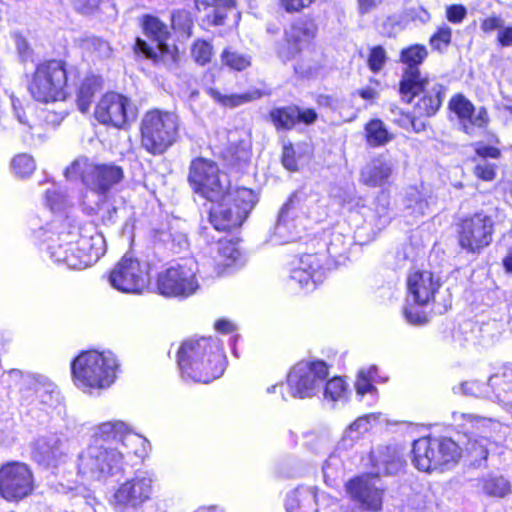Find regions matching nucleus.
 <instances>
[{
    "instance_id": "obj_1",
    "label": "nucleus",
    "mask_w": 512,
    "mask_h": 512,
    "mask_svg": "<svg viewBox=\"0 0 512 512\" xmlns=\"http://www.w3.org/2000/svg\"><path fill=\"white\" fill-rule=\"evenodd\" d=\"M188 180L195 193L214 203L209 218L218 231L241 226L258 201L251 189L241 187L231 191L228 175L206 158L199 157L191 162Z\"/></svg>"
},
{
    "instance_id": "obj_2",
    "label": "nucleus",
    "mask_w": 512,
    "mask_h": 512,
    "mask_svg": "<svg viewBox=\"0 0 512 512\" xmlns=\"http://www.w3.org/2000/svg\"><path fill=\"white\" fill-rule=\"evenodd\" d=\"M41 244L47 245L50 258L71 269H83L96 263L106 252L102 234L84 236L67 220H53L35 232Z\"/></svg>"
},
{
    "instance_id": "obj_3",
    "label": "nucleus",
    "mask_w": 512,
    "mask_h": 512,
    "mask_svg": "<svg viewBox=\"0 0 512 512\" xmlns=\"http://www.w3.org/2000/svg\"><path fill=\"white\" fill-rule=\"evenodd\" d=\"M177 363L183 379L207 384L224 373L226 356L219 339L191 338L179 347Z\"/></svg>"
},
{
    "instance_id": "obj_4",
    "label": "nucleus",
    "mask_w": 512,
    "mask_h": 512,
    "mask_svg": "<svg viewBox=\"0 0 512 512\" xmlns=\"http://www.w3.org/2000/svg\"><path fill=\"white\" fill-rule=\"evenodd\" d=\"M64 174L69 180H81L86 188L83 204L90 210L99 208L110 190L124 177L120 166L113 163L97 164L85 156L76 158Z\"/></svg>"
},
{
    "instance_id": "obj_5",
    "label": "nucleus",
    "mask_w": 512,
    "mask_h": 512,
    "mask_svg": "<svg viewBox=\"0 0 512 512\" xmlns=\"http://www.w3.org/2000/svg\"><path fill=\"white\" fill-rule=\"evenodd\" d=\"M118 370V360L111 351H83L71 363L74 384L89 394L110 388Z\"/></svg>"
},
{
    "instance_id": "obj_6",
    "label": "nucleus",
    "mask_w": 512,
    "mask_h": 512,
    "mask_svg": "<svg viewBox=\"0 0 512 512\" xmlns=\"http://www.w3.org/2000/svg\"><path fill=\"white\" fill-rule=\"evenodd\" d=\"M140 455L138 449L132 450ZM131 451H124L118 445L88 444L78 455V473L95 480H106L124 473L126 457Z\"/></svg>"
},
{
    "instance_id": "obj_7",
    "label": "nucleus",
    "mask_w": 512,
    "mask_h": 512,
    "mask_svg": "<svg viewBox=\"0 0 512 512\" xmlns=\"http://www.w3.org/2000/svg\"><path fill=\"white\" fill-rule=\"evenodd\" d=\"M140 132L142 147L152 155H161L179 136V118L173 112L150 110L141 120Z\"/></svg>"
},
{
    "instance_id": "obj_8",
    "label": "nucleus",
    "mask_w": 512,
    "mask_h": 512,
    "mask_svg": "<svg viewBox=\"0 0 512 512\" xmlns=\"http://www.w3.org/2000/svg\"><path fill=\"white\" fill-rule=\"evenodd\" d=\"M320 195L311 188L303 187L294 192L282 206L275 225L274 242L284 244L298 237V221L310 217L317 208Z\"/></svg>"
},
{
    "instance_id": "obj_9",
    "label": "nucleus",
    "mask_w": 512,
    "mask_h": 512,
    "mask_svg": "<svg viewBox=\"0 0 512 512\" xmlns=\"http://www.w3.org/2000/svg\"><path fill=\"white\" fill-rule=\"evenodd\" d=\"M155 487L156 478L152 472L137 471L132 478L114 489L109 504L114 512L141 510L152 499Z\"/></svg>"
},
{
    "instance_id": "obj_10",
    "label": "nucleus",
    "mask_w": 512,
    "mask_h": 512,
    "mask_svg": "<svg viewBox=\"0 0 512 512\" xmlns=\"http://www.w3.org/2000/svg\"><path fill=\"white\" fill-rule=\"evenodd\" d=\"M67 81L68 74L61 61H46L36 67L29 90L39 102L63 100L66 97Z\"/></svg>"
},
{
    "instance_id": "obj_11",
    "label": "nucleus",
    "mask_w": 512,
    "mask_h": 512,
    "mask_svg": "<svg viewBox=\"0 0 512 512\" xmlns=\"http://www.w3.org/2000/svg\"><path fill=\"white\" fill-rule=\"evenodd\" d=\"M198 272L199 267L195 259H182L159 274L157 288L160 294L166 297H190L200 287Z\"/></svg>"
},
{
    "instance_id": "obj_12",
    "label": "nucleus",
    "mask_w": 512,
    "mask_h": 512,
    "mask_svg": "<svg viewBox=\"0 0 512 512\" xmlns=\"http://www.w3.org/2000/svg\"><path fill=\"white\" fill-rule=\"evenodd\" d=\"M8 377L18 387L22 400L28 405L38 402L52 407L60 401L57 386L44 375L12 369Z\"/></svg>"
},
{
    "instance_id": "obj_13",
    "label": "nucleus",
    "mask_w": 512,
    "mask_h": 512,
    "mask_svg": "<svg viewBox=\"0 0 512 512\" xmlns=\"http://www.w3.org/2000/svg\"><path fill=\"white\" fill-rule=\"evenodd\" d=\"M145 35L152 44L137 38L135 52L152 60L155 64L167 65L175 61L174 47H170L166 41L169 38V30L166 24L157 17L147 15L143 21Z\"/></svg>"
},
{
    "instance_id": "obj_14",
    "label": "nucleus",
    "mask_w": 512,
    "mask_h": 512,
    "mask_svg": "<svg viewBox=\"0 0 512 512\" xmlns=\"http://www.w3.org/2000/svg\"><path fill=\"white\" fill-rule=\"evenodd\" d=\"M329 374L324 361H300L287 375V387L293 398H310L314 396Z\"/></svg>"
},
{
    "instance_id": "obj_15",
    "label": "nucleus",
    "mask_w": 512,
    "mask_h": 512,
    "mask_svg": "<svg viewBox=\"0 0 512 512\" xmlns=\"http://www.w3.org/2000/svg\"><path fill=\"white\" fill-rule=\"evenodd\" d=\"M35 489L34 475L23 462L13 461L0 468V496L8 502H20Z\"/></svg>"
},
{
    "instance_id": "obj_16",
    "label": "nucleus",
    "mask_w": 512,
    "mask_h": 512,
    "mask_svg": "<svg viewBox=\"0 0 512 512\" xmlns=\"http://www.w3.org/2000/svg\"><path fill=\"white\" fill-rule=\"evenodd\" d=\"M108 280L122 293L141 294L149 283L148 265L126 254L111 270Z\"/></svg>"
},
{
    "instance_id": "obj_17",
    "label": "nucleus",
    "mask_w": 512,
    "mask_h": 512,
    "mask_svg": "<svg viewBox=\"0 0 512 512\" xmlns=\"http://www.w3.org/2000/svg\"><path fill=\"white\" fill-rule=\"evenodd\" d=\"M440 287L439 278L430 271H414L407 278V296L420 304L433 303L435 312L442 314L451 306V300L447 290L443 300H437V295L441 294Z\"/></svg>"
},
{
    "instance_id": "obj_18",
    "label": "nucleus",
    "mask_w": 512,
    "mask_h": 512,
    "mask_svg": "<svg viewBox=\"0 0 512 512\" xmlns=\"http://www.w3.org/2000/svg\"><path fill=\"white\" fill-rule=\"evenodd\" d=\"M444 86L435 80L423 78L409 85L407 89H400L403 98L410 102L418 98L414 104V114L418 117H430L436 114L444 98Z\"/></svg>"
},
{
    "instance_id": "obj_19",
    "label": "nucleus",
    "mask_w": 512,
    "mask_h": 512,
    "mask_svg": "<svg viewBox=\"0 0 512 512\" xmlns=\"http://www.w3.org/2000/svg\"><path fill=\"white\" fill-rule=\"evenodd\" d=\"M89 444L118 445L124 451H131V446L141 445L145 451V446L149 443L146 438L133 433L125 422L114 420L92 427Z\"/></svg>"
},
{
    "instance_id": "obj_20",
    "label": "nucleus",
    "mask_w": 512,
    "mask_h": 512,
    "mask_svg": "<svg viewBox=\"0 0 512 512\" xmlns=\"http://www.w3.org/2000/svg\"><path fill=\"white\" fill-rule=\"evenodd\" d=\"M494 221L491 216L476 213L460 224L459 244L469 253L479 254L492 242Z\"/></svg>"
},
{
    "instance_id": "obj_21",
    "label": "nucleus",
    "mask_w": 512,
    "mask_h": 512,
    "mask_svg": "<svg viewBox=\"0 0 512 512\" xmlns=\"http://www.w3.org/2000/svg\"><path fill=\"white\" fill-rule=\"evenodd\" d=\"M96 119L105 125L124 128L135 119L136 113L131 101L118 93H106L98 102L95 109Z\"/></svg>"
},
{
    "instance_id": "obj_22",
    "label": "nucleus",
    "mask_w": 512,
    "mask_h": 512,
    "mask_svg": "<svg viewBox=\"0 0 512 512\" xmlns=\"http://www.w3.org/2000/svg\"><path fill=\"white\" fill-rule=\"evenodd\" d=\"M322 262V255H302L293 263L289 274V285L306 292L314 290L317 284L323 282L326 276V269Z\"/></svg>"
},
{
    "instance_id": "obj_23",
    "label": "nucleus",
    "mask_w": 512,
    "mask_h": 512,
    "mask_svg": "<svg viewBox=\"0 0 512 512\" xmlns=\"http://www.w3.org/2000/svg\"><path fill=\"white\" fill-rule=\"evenodd\" d=\"M376 482L371 475L355 477L346 483V492L363 510L378 512L382 509L383 489Z\"/></svg>"
},
{
    "instance_id": "obj_24",
    "label": "nucleus",
    "mask_w": 512,
    "mask_h": 512,
    "mask_svg": "<svg viewBox=\"0 0 512 512\" xmlns=\"http://www.w3.org/2000/svg\"><path fill=\"white\" fill-rule=\"evenodd\" d=\"M335 502L334 497L320 491L317 487L301 485L287 494L286 510L288 512H318Z\"/></svg>"
},
{
    "instance_id": "obj_25",
    "label": "nucleus",
    "mask_w": 512,
    "mask_h": 512,
    "mask_svg": "<svg viewBox=\"0 0 512 512\" xmlns=\"http://www.w3.org/2000/svg\"><path fill=\"white\" fill-rule=\"evenodd\" d=\"M0 128L4 132L21 137L25 142L43 141L44 139L41 127L31 121L25 110L15 100H12L11 115L0 116Z\"/></svg>"
},
{
    "instance_id": "obj_26",
    "label": "nucleus",
    "mask_w": 512,
    "mask_h": 512,
    "mask_svg": "<svg viewBox=\"0 0 512 512\" xmlns=\"http://www.w3.org/2000/svg\"><path fill=\"white\" fill-rule=\"evenodd\" d=\"M31 455L34 461L46 468H57L67 457L65 443L57 434L39 436L33 443Z\"/></svg>"
},
{
    "instance_id": "obj_27",
    "label": "nucleus",
    "mask_w": 512,
    "mask_h": 512,
    "mask_svg": "<svg viewBox=\"0 0 512 512\" xmlns=\"http://www.w3.org/2000/svg\"><path fill=\"white\" fill-rule=\"evenodd\" d=\"M316 31V24L312 20L300 19L295 21L285 32L287 52L281 51L280 55L287 59L295 58L298 53L310 47Z\"/></svg>"
},
{
    "instance_id": "obj_28",
    "label": "nucleus",
    "mask_w": 512,
    "mask_h": 512,
    "mask_svg": "<svg viewBox=\"0 0 512 512\" xmlns=\"http://www.w3.org/2000/svg\"><path fill=\"white\" fill-rule=\"evenodd\" d=\"M449 109L461 120L467 134L473 127L484 128L489 122L486 108L475 109L474 105L462 94L453 96L449 101Z\"/></svg>"
},
{
    "instance_id": "obj_29",
    "label": "nucleus",
    "mask_w": 512,
    "mask_h": 512,
    "mask_svg": "<svg viewBox=\"0 0 512 512\" xmlns=\"http://www.w3.org/2000/svg\"><path fill=\"white\" fill-rule=\"evenodd\" d=\"M428 56V50L424 45L414 44L402 49L400 61L406 65L400 81V89H407L411 83L421 80L419 66Z\"/></svg>"
},
{
    "instance_id": "obj_30",
    "label": "nucleus",
    "mask_w": 512,
    "mask_h": 512,
    "mask_svg": "<svg viewBox=\"0 0 512 512\" xmlns=\"http://www.w3.org/2000/svg\"><path fill=\"white\" fill-rule=\"evenodd\" d=\"M391 159L380 155L370 160L361 170L360 179L370 187H381L388 183L393 172Z\"/></svg>"
},
{
    "instance_id": "obj_31",
    "label": "nucleus",
    "mask_w": 512,
    "mask_h": 512,
    "mask_svg": "<svg viewBox=\"0 0 512 512\" xmlns=\"http://www.w3.org/2000/svg\"><path fill=\"white\" fill-rule=\"evenodd\" d=\"M370 459L376 476L396 474L403 466L402 456L394 446H379L371 452Z\"/></svg>"
},
{
    "instance_id": "obj_32",
    "label": "nucleus",
    "mask_w": 512,
    "mask_h": 512,
    "mask_svg": "<svg viewBox=\"0 0 512 512\" xmlns=\"http://www.w3.org/2000/svg\"><path fill=\"white\" fill-rule=\"evenodd\" d=\"M492 398L506 402L512 398V363L501 366L488 379Z\"/></svg>"
},
{
    "instance_id": "obj_33",
    "label": "nucleus",
    "mask_w": 512,
    "mask_h": 512,
    "mask_svg": "<svg viewBox=\"0 0 512 512\" xmlns=\"http://www.w3.org/2000/svg\"><path fill=\"white\" fill-rule=\"evenodd\" d=\"M433 445L436 446L434 450L435 470L450 468L461 456L459 446L449 438H433Z\"/></svg>"
},
{
    "instance_id": "obj_34",
    "label": "nucleus",
    "mask_w": 512,
    "mask_h": 512,
    "mask_svg": "<svg viewBox=\"0 0 512 512\" xmlns=\"http://www.w3.org/2000/svg\"><path fill=\"white\" fill-rule=\"evenodd\" d=\"M432 437H422L413 443V462L415 467L424 472L435 470V450Z\"/></svg>"
},
{
    "instance_id": "obj_35",
    "label": "nucleus",
    "mask_w": 512,
    "mask_h": 512,
    "mask_svg": "<svg viewBox=\"0 0 512 512\" xmlns=\"http://www.w3.org/2000/svg\"><path fill=\"white\" fill-rule=\"evenodd\" d=\"M102 88V78L93 73L85 74L81 79L77 91V105L81 112L89 110L94 95Z\"/></svg>"
},
{
    "instance_id": "obj_36",
    "label": "nucleus",
    "mask_w": 512,
    "mask_h": 512,
    "mask_svg": "<svg viewBox=\"0 0 512 512\" xmlns=\"http://www.w3.org/2000/svg\"><path fill=\"white\" fill-rule=\"evenodd\" d=\"M369 415L358 417L343 432L337 448L340 450H348L352 448L371 428Z\"/></svg>"
},
{
    "instance_id": "obj_37",
    "label": "nucleus",
    "mask_w": 512,
    "mask_h": 512,
    "mask_svg": "<svg viewBox=\"0 0 512 512\" xmlns=\"http://www.w3.org/2000/svg\"><path fill=\"white\" fill-rule=\"evenodd\" d=\"M432 203L434 198L427 191L412 187L406 193V208L415 217L425 215Z\"/></svg>"
},
{
    "instance_id": "obj_38",
    "label": "nucleus",
    "mask_w": 512,
    "mask_h": 512,
    "mask_svg": "<svg viewBox=\"0 0 512 512\" xmlns=\"http://www.w3.org/2000/svg\"><path fill=\"white\" fill-rule=\"evenodd\" d=\"M234 4V0H195L196 8L199 11L211 9V14H207L209 23L221 25L226 17L225 10Z\"/></svg>"
},
{
    "instance_id": "obj_39",
    "label": "nucleus",
    "mask_w": 512,
    "mask_h": 512,
    "mask_svg": "<svg viewBox=\"0 0 512 512\" xmlns=\"http://www.w3.org/2000/svg\"><path fill=\"white\" fill-rule=\"evenodd\" d=\"M366 141L372 147L384 146L393 139L383 121L372 119L365 125Z\"/></svg>"
},
{
    "instance_id": "obj_40",
    "label": "nucleus",
    "mask_w": 512,
    "mask_h": 512,
    "mask_svg": "<svg viewBox=\"0 0 512 512\" xmlns=\"http://www.w3.org/2000/svg\"><path fill=\"white\" fill-rule=\"evenodd\" d=\"M219 265L225 268L240 267L245 259L237 244L232 241H220L218 247Z\"/></svg>"
},
{
    "instance_id": "obj_41",
    "label": "nucleus",
    "mask_w": 512,
    "mask_h": 512,
    "mask_svg": "<svg viewBox=\"0 0 512 512\" xmlns=\"http://www.w3.org/2000/svg\"><path fill=\"white\" fill-rule=\"evenodd\" d=\"M483 492L490 497L503 498L510 494V482L502 475L489 474L481 480Z\"/></svg>"
},
{
    "instance_id": "obj_42",
    "label": "nucleus",
    "mask_w": 512,
    "mask_h": 512,
    "mask_svg": "<svg viewBox=\"0 0 512 512\" xmlns=\"http://www.w3.org/2000/svg\"><path fill=\"white\" fill-rule=\"evenodd\" d=\"M210 96L226 107H237L245 103L251 102L261 97V93L258 90H253L243 94H231L224 95L215 89H209Z\"/></svg>"
},
{
    "instance_id": "obj_43",
    "label": "nucleus",
    "mask_w": 512,
    "mask_h": 512,
    "mask_svg": "<svg viewBox=\"0 0 512 512\" xmlns=\"http://www.w3.org/2000/svg\"><path fill=\"white\" fill-rule=\"evenodd\" d=\"M429 304H420L406 297V302L403 307V316L405 320L413 326H423L428 323L429 317L426 307Z\"/></svg>"
},
{
    "instance_id": "obj_44",
    "label": "nucleus",
    "mask_w": 512,
    "mask_h": 512,
    "mask_svg": "<svg viewBox=\"0 0 512 512\" xmlns=\"http://www.w3.org/2000/svg\"><path fill=\"white\" fill-rule=\"evenodd\" d=\"M297 107L275 108L270 112V119L277 129L290 130L297 123Z\"/></svg>"
},
{
    "instance_id": "obj_45",
    "label": "nucleus",
    "mask_w": 512,
    "mask_h": 512,
    "mask_svg": "<svg viewBox=\"0 0 512 512\" xmlns=\"http://www.w3.org/2000/svg\"><path fill=\"white\" fill-rule=\"evenodd\" d=\"M300 58L294 65L295 73L302 77L315 75L320 68V58L316 52L305 49L300 52Z\"/></svg>"
},
{
    "instance_id": "obj_46",
    "label": "nucleus",
    "mask_w": 512,
    "mask_h": 512,
    "mask_svg": "<svg viewBox=\"0 0 512 512\" xmlns=\"http://www.w3.org/2000/svg\"><path fill=\"white\" fill-rule=\"evenodd\" d=\"M222 63L235 71H243L251 65V58L245 53H241L231 47L223 50L221 53Z\"/></svg>"
},
{
    "instance_id": "obj_47",
    "label": "nucleus",
    "mask_w": 512,
    "mask_h": 512,
    "mask_svg": "<svg viewBox=\"0 0 512 512\" xmlns=\"http://www.w3.org/2000/svg\"><path fill=\"white\" fill-rule=\"evenodd\" d=\"M171 25L179 39H187L192 35L193 20L188 11L178 10L172 13Z\"/></svg>"
},
{
    "instance_id": "obj_48",
    "label": "nucleus",
    "mask_w": 512,
    "mask_h": 512,
    "mask_svg": "<svg viewBox=\"0 0 512 512\" xmlns=\"http://www.w3.org/2000/svg\"><path fill=\"white\" fill-rule=\"evenodd\" d=\"M347 396L346 383L341 377H333L327 381L324 389V399L330 402L344 401Z\"/></svg>"
},
{
    "instance_id": "obj_49",
    "label": "nucleus",
    "mask_w": 512,
    "mask_h": 512,
    "mask_svg": "<svg viewBox=\"0 0 512 512\" xmlns=\"http://www.w3.org/2000/svg\"><path fill=\"white\" fill-rule=\"evenodd\" d=\"M323 479L326 485L333 487L341 473V460L336 454H331L322 466Z\"/></svg>"
},
{
    "instance_id": "obj_50",
    "label": "nucleus",
    "mask_w": 512,
    "mask_h": 512,
    "mask_svg": "<svg viewBox=\"0 0 512 512\" xmlns=\"http://www.w3.org/2000/svg\"><path fill=\"white\" fill-rule=\"evenodd\" d=\"M11 167L16 176L25 178L34 172L36 164L32 156L22 153L12 159Z\"/></svg>"
},
{
    "instance_id": "obj_51",
    "label": "nucleus",
    "mask_w": 512,
    "mask_h": 512,
    "mask_svg": "<svg viewBox=\"0 0 512 512\" xmlns=\"http://www.w3.org/2000/svg\"><path fill=\"white\" fill-rule=\"evenodd\" d=\"M308 445L316 452L325 451L332 445L331 433L327 429H323L317 432H312L307 435Z\"/></svg>"
},
{
    "instance_id": "obj_52",
    "label": "nucleus",
    "mask_w": 512,
    "mask_h": 512,
    "mask_svg": "<svg viewBox=\"0 0 512 512\" xmlns=\"http://www.w3.org/2000/svg\"><path fill=\"white\" fill-rule=\"evenodd\" d=\"M452 30L449 26L443 25L438 28L430 38V45L434 50L443 52L451 43Z\"/></svg>"
},
{
    "instance_id": "obj_53",
    "label": "nucleus",
    "mask_w": 512,
    "mask_h": 512,
    "mask_svg": "<svg viewBox=\"0 0 512 512\" xmlns=\"http://www.w3.org/2000/svg\"><path fill=\"white\" fill-rule=\"evenodd\" d=\"M460 390L465 395L492 398L488 383L483 384L476 380L466 381L460 385Z\"/></svg>"
},
{
    "instance_id": "obj_54",
    "label": "nucleus",
    "mask_w": 512,
    "mask_h": 512,
    "mask_svg": "<svg viewBox=\"0 0 512 512\" xmlns=\"http://www.w3.org/2000/svg\"><path fill=\"white\" fill-rule=\"evenodd\" d=\"M213 48L210 43L204 40H197L192 47V56L196 63L205 65L210 62Z\"/></svg>"
},
{
    "instance_id": "obj_55",
    "label": "nucleus",
    "mask_w": 512,
    "mask_h": 512,
    "mask_svg": "<svg viewBox=\"0 0 512 512\" xmlns=\"http://www.w3.org/2000/svg\"><path fill=\"white\" fill-rule=\"evenodd\" d=\"M387 61L386 51L382 46H375L370 50L368 56V66L374 73L379 72Z\"/></svg>"
},
{
    "instance_id": "obj_56",
    "label": "nucleus",
    "mask_w": 512,
    "mask_h": 512,
    "mask_svg": "<svg viewBox=\"0 0 512 512\" xmlns=\"http://www.w3.org/2000/svg\"><path fill=\"white\" fill-rule=\"evenodd\" d=\"M474 175L483 181H492L496 177V165L481 160L474 168Z\"/></svg>"
},
{
    "instance_id": "obj_57",
    "label": "nucleus",
    "mask_w": 512,
    "mask_h": 512,
    "mask_svg": "<svg viewBox=\"0 0 512 512\" xmlns=\"http://www.w3.org/2000/svg\"><path fill=\"white\" fill-rule=\"evenodd\" d=\"M46 201L52 211H61L66 205V196L54 187L47 189Z\"/></svg>"
},
{
    "instance_id": "obj_58",
    "label": "nucleus",
    "mask_w": 512,
    "mask_h": 512,
    "mask_svg": "<svg viewBox=\"0 0 512 512\" xmlns=\"http://www.w3.org/2000/svg\"><path fill=\"white\" fill-rule=\"evenodd\" d=\"M355 387L357 394L361 396H364L366 394H370L373 396L377 391L364 369L359 371Z\"/></svg>"
},
{
    "instance_id": "obj_59",
    "label": "nucleus",
    "mask_w": 512,
    "mask_h": 512,
    "mask_svg": "<svg viewBox=\"0 0 512 512\" xmlns=\"http://www.w3.org/2000/svg\"><path fill=\"white\" fill-rule=\"evenodd\" d=\"M282 164L289 171H296L298 164L294 147L291 143L285 144L282 150Z\"/></svg>"
},
{
    "instance_id": "obj_60",
    "label": "nucleus",
    "mask_w": 512,
    "mask_h": 512,
    "mask_svg": "<svg viewBox=\"0 0 512 512\" xmlns=\"http://www.w3.org/2000/svg\"><path fill=\"white\" fill-rule=\"evenodd\" d=\"M378 204L376 207V214L378 218V226H385L389 223L391 217L389 212V204L386 196L382 195L378 198Z\"/></svg>"
},
{
    "instance_id": "obj_61",
    "label": "nucleus",
    "mask_w": 512,
    "mask_h": 512,
    "mask_svg": "<svg viewBox=\"0 0 512 512\" xmlns=\"http://www.w3.org/2000/svg\"><path fill=\"white\" fill-rule=\"evenodd\" d=\"M87 44L89 47L93 49V51L99 56V57H109L111 53L110 45L107 41L100 39V38H91L87 41Z\"/></svg>"
},
{
    "instance_id": "obj_62",
    "label": "nucleus",
    "mask_w": 512,
    "mask_h": 512,
    "mask_svg": "<svg viewBox=\"0 0 512 512\" xmlns=\"http://www.w3.org/2000/svg\"><path fill=\"white\" fill-rule=\"evenodd\" d=\"M448 21L452 23H460L465 18L467 11L462 5H451L446 11Z\"/></svg>"
},
{
    "instance_id": "obj_63",
    "label": "nucleus",
    "mask_w": 512,
    "mask_h": 512,
    "mask_svg": "<svg viewBox=\"0 0 512 512\" xmlns=\"http://www.w3.org/2000/svg\"><path fill=\"white\" fill-rule=\"evenodd\" d=\"M100 0H73V5L82 14H91L99 6Z\"/></svg>"
},
{
    "instance_id": "obj_64",
    "label": "nucleus",
    "mask_w": 512,
    "mask_h": 512,
    "mask_svg": "<svg viewBox=\"0 0 512 512\" xmlns=\"http://www.w3.org/2000/svg\"><path fill=\"white\" fill-rule=\"evenodd\" d=\"M475 152L482 160H486L487 158L497 159L500 156V150L498 148L484 144H476Z\"/></svg>"
}]
</instances>
